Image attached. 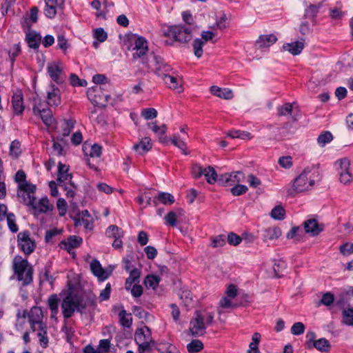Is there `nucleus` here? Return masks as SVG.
I'll use <instances>...</instances> for the list:
<instances>
[{
    "label": "nucleus",
    "mask_w": 353,
    "mask_h": 353,
    "mask_svg": "<svg viewBox=\"0 0 353 353\" xmlns=\"http://www.w3.org/2000/svg\"><path fill=\"white\" fill-rule=\"evenodd\" d=\"M14 181L18 183L17 196L22 199L27 195V200L30 202V195L34 193L36 186L26 181V174L22 170H18L15 174Z\"/></svg>",
    "instance_id": "0eeeda50"
},
{
    "label": "nucleus",
    "mask_w": 353,
    "mask_h": 353,
    "mask_svg": "<svg viewBox=\"0 0 353 353\" xmlns=\"http://www.w3.org/2000/svg\"><path fill=\"white\" fill-rule=\"evenodd\" d=\"M110 87V85L107 81L99 85L93 86L92 88H89V90H88V99L95 104H101L102 101L100 99H97V94L95 93L106 91L108 88Z\"/></svg>",
    "instance_id": "5701e85b"
},
{
    "label": "nucleus",
    "mask_w": 353,
    "mask_h": 353,
    "mask_svg": "<svg viewBox=\"0 0 353 353\" xmlns=\"http://www.w3.org/2000/svg\"><path fill=\"white\" fill-rule=\"evenodd\" d=\"M203 175L205 177L208 183L212 184L217 181V174L212 166L205 168Z\"/></svg>",
    "instance_id": "c9c22d12"
},
{
    "label": "nucleus",
    "mask_w": 353,
    "mask_h": 353,
    "mask_svg": "<svg viewBox=\"0 0 353 353\" xmlns=\"http://www.w3.org/2000/svg\"><path fill=\"white\" fill-rule=\"evenodd\" d=\"M294 103H286L283 105H279L276 108L278 116L291 115L293 112Z\"/></svg>",
    "instance_id": "e433bc0d"
},
{
    "label": "nucleus",
    "mask_w": 353,
    "mask_h": 353,
    "mask_svg": "<svg viewBox=\"0 0 353 353\" xmlns=\"http://www.w3.org/2000/svg\"><path fill=\"white\" fill-rule=\"evenodd\" d=\"M339 165L338 172L341 173H351L350 170V162L347 159H342L337 162Z\"/></svg>",
    "instance_id": "c03bdc74"
},
{
    "label": "nucleus",
    "mask_w": 353,
    "mask_h": 353,
    "mask_svg": "<svg viewBox=\"0 0 353 353\" xmlns=\"http://www.w3.org/2000/svg\"><path fill=\"white\" fill-rule=\"evenodd\" d=\"M69 167L59 162L58 164L57 182L61 186L70 184L73 185L72 183V174L69 172Z\"/></svg>",
    "instance_id": "dca6fc26"
},
{
    "label": "nucleus",
    "mask_w": 353,
    "mask_h": 353,
    "mask_svg": "<svg viewBox=\"0 0 353 353\" xmlns=\"http://www.w3.org/2000/svg\"><path fill=\"white\" fill-rule=\"evenodd\" d=\"M12 106L15 115H21L24 111L23 97L21 91L14 92L12 97Z\"/></svg>",
    "instance_id": "412c9836"
},
{
    "label": "nucleus",
    "mask_w": 353,
    "mask_h": 353,
    "mask_svg": "<svg viewBox=\"0 0 353 353\" xmlns=\"http://www.w3.org/2000/svg\"><path fill=\"white\" fill-rule=\"evenodd\" d=\"M191 23H178L170 26L163 30V35L179 43H187L192 38Z\"/></svg>",
    "instance_id": "20e7f679"
},
{
    "label": "nucleus",
    "mask_w": 353,
    "mask_h": 353,
    "mask_svg": "<svg viewBox=\"0 0 353 353\" xmlns=\"http://www.w3.org/2000/svg\"><path fill=\"white\" fill-rule=\"evenodd\" d=\"M192 48L194 51V54L197 58H201L203 55V46L201 44L200 39H195L192 42Z\"/></svg>",
    "instance_id": "3c124183"
},
{
    "label": "nucleus",
    "mask_w": 353,
    "mask_h": 353,
    "mask_svg": "<svg viewBox=\"0 0 353 353\" xmlns=\"http://www.w3.org/2000/svg\"><path fill=\"white\" fill-rule=\"evenodd\" d=\"M176 217L177 214L174 211H170L168 213V214L164 217L165 221V224L167 225H170L172 227H174L176 225Z\"/></svg>",
    "instance_id": "864d4df0"
},
{
    "label": "nucleus",
    "mask_w": 353,
    "mask_h": 353,
    "mask_svg": "<svg viewBox=\"0 0 353 353\" xmlns=\"http://www.w3.org/2000/svg\"><path fill=\"white\" fill-rule=\"evenodd\" d=\"M65 0H46L45 14L49 19H52L57 13V9H62Z\"/></svg>",
    "instance_id": "aec40b11"
},
{
    "label": "nucleus",
    "mask_w": 353,
    "mask_h": 353,
    "mask_svg": "<svg viewBox=\"0 0 353 353\" xmlns=\"http://www.w3.org/2000/svg\"><path fill=\"white\" fill-rule=\"evenodd\" d=\"M28 323L33 332L37 331L40 345L46 347L48 344L47 336V325L43 321V314L39 307H33L28 312Z\"/></svg>",
    "instance_id": "f257e3e1"
},
{
    "label": "nucleus",
    "mask_w": 353,
    "mask_h": 353,
    "mask_svg": "<svg viewBox=\"0 0 353 353\" xmlns=\"http://www.w3.org/2000/svg\"><path fill=\"white\" fill-rule=\"evenodd\" d=\"M48 74L50 77L56 83H61L65 79L63 68L61 63H48L47 66Z\"/></svg>",
    "instance_id": "f8f14e48"
},
{
    "label": "nucleus",
    "mask_w": 353,
    "mask_h": 353,
    "mask_svg": "<svg viewBox=\"0 0 353 353\" xmlns=\"http://www.w3.org/2000/svg\"><path fill=\"white\" fill-rule=\"evenodd\" d=\"M340 252L345 256L353 254V243H344L340 246Z\"/></svg>",
    "instance_id": "69168bd1"
},
{
    "label": "nucleus",
    "mask_w": 353,
    "mask_h": 353,
    "mask_svg": "<svg viewBox=\"0 0 353 353\" xmlns=\"http://www.w3.org/2000/svg\"><path fill=\"white\" fill-rule=\"evenodd\" d=\"M248 188L247 186H245L244 185H240V184H236L233 188H232L230 190L231 193L234 196L242 195V194L246 193L248 192Z\"/></svg>",
    "instance_id": "5fc2aeb1"
},
{
    "label": "nucleus",
    "mask_w": 353,
    "mask_h": 353,
    "mask_svg": "<svg viewBox=\"0 0 353 353\" xmlns=\"http://www.w3.org/2000/svg\"><path fill=\"white\" fill-rule=\"evenodd\" d=\"M26 40L30 48L37 49L41 43V36L37 32L29 30L26 32Z\"/></svg>",
    "instance_id": "bb28decb"
},
{
    "label": "nucleus",
    "mask_w": 353,
    "mask_h": 353,
    "mask_svg": "<svg viewBox=\"0 0 353 353\" xmlns=\"http://www.w3.org/2000/svg\"><path fill=\"white\" fill-rule=\"evenodd\" d=\"M210 92L219 98L229 100L233 98V93L231 90L222 89L218 86L213 85L210 88Z\"/></svg>",
    "instance_id": "c756f323"
},
{
    "label": "nucleus",
    "mask_w": 353,
    "mask_h": 353,
    "mask_svg": "<svg viewBox=\"0 0 353 353\" xmlns=\"http://www.w3.org/2000/svg\"><path fill=\"white\" fill-rule=\"evenodd\" d=\"M83 225L85 229L91 230L92 228V218L91 216L86 217L74 218V225L78 227Z\"/></svg>",
    "instance_id": "f704fd0d"
},
{
    "label": "nucleus",
    "mask_w": 353,
    "mask_h": 353,
    "mask_svg": "<svg viewBox=\"0 0 353 353\" xmlns=\"http://www.w3.org/2000/svg\"><path fill=\"white\" fill-rule=\"evenodd\" d=\"M18 247L25 254H32L36 248V242L30 236L28 231H23L17 234Z\"/></svg>",
    "instance_id": "1a4fd4ad"
},
{
    "label": "nucleus",
    "mask_w": 353,
    "mask_h": 353,
    "mask_svg": "<svg viewBox=\"0 0 353 353\" xmlns=\"http://www.w3.org/2000/svg\"><path fill=\"white\" fill-rule=\"evenodd\" d=\"M46 102L51 107H57L61 103V91L54 84H50L47 90Z\"/></svg>",
    "instance_id": "2eb2a0df"
},
{
    "label": "nucleus",
    "mask_w": 353,
    "mask_h": 353,
    "mask_svg": "<svg viewBox=\"0 0 353 353\" xmlns=\"http://www.w3.org/2000/svg\"><path fill=\"white\" fill-rule=\"evenodd\" d=\"M7 224L12 232H17L19 230L18 225L16 223V217L13 213H8L7 214Z\"/></svg>",
    "instance_id": "de8ad7c7"
},
{
    "label": "nucleus",
    "mask_w": 353,
    "mask_h": 353,
    "mask_svg": "<svg viewBox=\"0 0 353 353\" xmlns=\"http://www.w3.org/2000/svg\"><path fill=\"white\" fill-rule=\"evenodd\" d=\"M94 37L100 42H103L107 39L108 35L107 33L104 31L103 28H97L94 30Z\"/></svg>",
    "instance_id": "338daca9"
},
{
    "label": "nucleus",
    "mask_w": 353,
    "mask_h": 353,
    "mask_svg": "<svg viewBox=\"0 0 353 353\" xmlns=\"http://www.w3.org/2000/svg\"><path fill=\"white\" fill-rule=\"evenodd\" d=\"M110 348V342L108 339H102L99 341L97 346L98 353H109Z\"/></svg>",
    "instance_id": "603ef678"
},
{
    "label": "nucleus",
    "mask_w": 353,
    "mask_h": 353,
    "mask_svg": "<svg viewBox=\"0 0 353 353\" xmlns=\"http://www.w3.org/2000/svg\"><path fill=\"white\" fill-rule=\"evenodd\" d=\"M230 174H231L230 185H233L239 182H242L245 179V176L241 172H235Z\"/></svg>",
    "instance_id": "6e6d98bb"
},
{
    "label": "nucleus",
    "mask_w": 353,
    "mask_h": 353,
    "mask_svg": "<svg viewBox=\"0 0 353 353\" xmlns=\"http://www.w3.org/2000/svg\"><path fill=\"white\" fill-rule=\"evenodd\" d=\"M160 281L159 276L154 274H149L145 277L144 282L147 288H151L154 290L158 287Z\"/></svg>",
    "instance_id": "58836bf2"
},
{
    "label": "nucleus",
    "mask_w": 353,
    "mask_h": 353,
    "mask_svg": "<svg viewBox=\"0 0 353 353\" xmlns=\"http://www.w3.org/2000/svg\"><path fill=\"white\" fill-rule=\"evenodd\" d=\"M332 139V134L329 131H325L319 136L317 142L319 145L323 147L325 145V144L330 143Z\"/></svg>",
    "instance_id": "a18cd8bd"
},
{
    "label": "nucleus",
    "mask_w": 353,
    "mask_h": 353,
    "mask_svg": "<svg viewBox=\"0 0 353 353\" xmlns=\"http://www.w3.org/2000/svg\"><path fill=\"white\" fill-rule=\"evenodd\" d=\"M281 235V230L278 227L268 228L261 231L262 239L265 242L276 239Z\"/></svg>",
    "instance_id": "a878e982"
},
{
    "label": "nucleus",
    "mask_w": 353,
    "mask_h": 353,
    "mask_svg": "<svg viewBox=\"0 0 353 353\" xmlns=\"http://www.w3.org/2000/svg\"><path fill=\"white\" fill-rule=\"evenodd\" d=\"M21 52V48L19 44H14L12 46L8 52L9 57L12 62H13L17 57L19 55Z\"/></svg>",
    "instance_id": "680f3d73"
},
{
    "label": "nucleus",
    "mask_w": 353,
    "mask_h": 353,
    "mask_svg": "<svg viewBox=\"0 0 353 353\" xmlns=\"http://www.w3.org/2000/svg\"><path fill=\"white\" fill-rule=\"evenodd\" d=\"M305 326L303 323H295L291 327V332L294 335H301L304 333Z\"/></svg>",
    "instance_id": "bf43d9fd"
},
{
    "label": "nucleus",
    "mask_w": 353,
    "mask_h": 353,
    "mask_svg": "<svg viewBox=\"0 0 353 353\" xmlns=\"http://www.w3.org/2000/svg\"><path fill=\"white\" fill-rule=\"evenodd\" d=\"M205 168H203L200 164L194 163L192 167V175L194 179L200 178L203 176Z\"/></svg>",
    "instance_id": "4d7b16f0"
},
{
    "label": "nucleus",
    "mask_w": 353,
    "mask_h": 353,
    "mask_svg": "<svg viewBox=\"0 0 353 353\" xmlns=\"http://www.w3.org/2000/svg\"><path fill=\"white\" fill-rule=\"evenodd\" d=\"M155 199L158 200L163 205H172L174 203L175 199L173 195L168 192H160L155 196Z\"/></svg>",
    "instance_id": "72a5a7b5"
},
{
    "label": "nucleus",
    "mask_w": 353,
    "mask_h": 353,
    "mask_svg": "<svg viewBox=\"0 0 353 353\" xmlns=\"http://www.w3.org/2000/svg\"><path fill=\"white\" fill-rule=\"evenodd\" d=\"M138 351L139 353L150 352L152 351V346L154 344V341H147L142 342L141 339H138Z\"/></svg>",
    "instance_id": "a19ab883"
},
{
    "label": "nucleus",
    "mask_w": 353,
    "mask_h": 353,
    "mask_svg": "<svg viewBox=\"0 0 353 353\" xmlns=\"http://www.w3.org/2000/svg\"><path fill=\"white\" fill-rule=\"evenodd\" d=\"M159 76L161 77L164 83L171 89L176 90L180 92L182 90L181 83L182 80L179 77L173 75V73H163L161 72V68L159 69Z\"/></svg>",
    "instance_id": "4468645a"
},
{
    "label": "nucleus",
    "mask_w": 353,
    "mask_h": 353,
    "mask_svg": "<svg viewBox=\"0 0 353 353\" xmlns=\"http://www.w3.org/2000/svg\"><path fill=\"white\" fill-rule=\"evenodd\" d=\"M74 121L72 119L63 120L61 123L60 128L57 129V139L58 141L66 143L65 138L68 137L74 127Z\"/></svg>",
    "instance_id": "f3484780"
},
{
    "label": "nucleus",
    "mask_w": 353,
    "mask_h": 353,
    "mask_svg": "<svg viewBox=\"0 0 353 353\" xmlns=\"http://www.w3.org/2000/svg\"><path fill=\"white\" fill-rule=\"evenodd\" d=\"M315 170L310 168L305 169L294 180L289 194L301 192L309 190L314 183Z\"/></svg>",
    "instance_id": "39448f33"
},
{
    "label": "nucleus",
    "mask_w": 353,
    "mask_h": 353,
    "mask_svg": "<svg viewBox=\"0 0 353 353\" xmlns=\"http://www.w3.org/2000/svg\"><path fill=\"white\" fill-rule=\"evenodd\" d=\"M303 228L307 234L316 236L323 230V225L319 224L315 219H309L303 223Z\"/></svg>",
    "instance_id": "6ab92c4d"
},
{
    "label": "nucleus",
    "mask_w": 353,
    "mask_h": 353,
    "mask_svg": "<svg viewBox=\"0 0 353 353\" xmlns=\"http://www.w3.org/2000/svg\"><path fill=\"white\" fill-rule=\"evenodd\" d=\"M132 61H139L148 66L145 61V57L148 52V41L143 37H137L134 41V46L133 47Z\"/></svg>",
    "instance_id": "6e6552de"
},
{
    "label": "nucleus",
    "mask_w": 353,
    "mask_h": 353,
    "mask_svg": "<svg viewBox=\"0 0 353 353\" xmlns=\"http://www.w3.org/2000/svg\"><path fill=\"white\" fill-rule=\"evenodd\" d=\"M305 47V41L301 39L299 41L286 43L282 46L283 51H287L291 54L296 56L301 53Z\"/></svg>",
    "instance_id": "4be33fe9"
},
{
    "label": "nucleus",
    "mask_w": 353,
    "mask_h": 353,
    "mask_svg": "<svg viewBox=\"0 0 353 353\" xmlns=\"http://www.w3.org/2000/svg\"><path fill=\"white\" fill-rule=\"evenodd\" d=\"M61 232V230H58L57 228H54V229H51V230H49L48 231H46V235H45V240L46 242H50V241L52 240V239L60 234Z\"/></svg>",
    "instance_id": "774afa93"
},
{
    "label": "nucleus",
    "mask_w": 353,
    "mask_h": 353,
    "mask_svg": "<svg viewBox=\"0 0 353 353\" xmlns=\"http://www.w3.org/2000/svg\"><path fill=\"white\" fill-rule=\"evenodd\" d=\"M342 323L346 325H353V306L344 309L342 312Z\"/></svg>",
    "instance_id": "473e14b6"
},
{
    "label": "nucleus",
    "mask_w": 353,
    "mask_h": 353,
    "mask_svg": "<svg viewBox=\"0 0 353 353\" xmlns=\"http://www.w3.org/2000/svg\"><path fill=\"white\" fill-rule=\"evenodd\" d=\"M59 299L57 294H52L48 297V305L50 310V318L57 319L59 312Z\"/></svg>",
    "instance_id": "7c9ffc66"
},
{
    "label": "nucleus",
    "mask_w": 353,
    "mask_h": 353,
    "mask_svg": "<svg viewBox=\"0 0 353 353\" xmlns=\"http://www.w3.org/2000/svg\"><path fill=\"white\" fill-rule=\"evenodd\" d=\"M157 111L153 108H145L141 110V115L145 120L153 119L157 117Z\"/></svg>",
    "instance_id": "8fccbe9b"
},
{
    "label": "nucleus",
    "mask_w": 353,
    "mask_h": 353,
    "mask_svg": "<svg viewBox=\"0 0 353 353\" xmlns=\"http://www.w3.org/2000/svg\"><path fill=\"white\" fill-rule=\"evenodd\" d=\"M53 141V151L56 153V154L60 156L62 154L63 152V145L66 143H64V142H61V141H58V139L56 138H52Z\"/></svg>",
    "instance_id": "13d9d810"
},
{
    "label": "nucleus",
    "mask_w": 353,
    "mask_h": 353,
    "mask_svg": "<svg viewBox=\"0 0 353 353\" xmlns=\"http://www.w3.org/2000/svg\"><path fill=\"white\" fill-rule=\"evenodd\" d=\"M30 197H32L33 199L32 201V198H30V201L29 202V200H27V195H26L25 198H22L23 201L26 205L32 206L36 212L39 213H46L52 210L53 206L50 203L47 197L41 199L38 202H36L34 193L31 194Z\"/></svg>",
    "instance_id": "9d476101"
},
{
    "label": "nucleus",
    "mask_w": 353,
    "mask_h": 353,
    "mask_svg": "<svg viewBox=\"0 0 353 353\" xmlns=\"http://www.w3.org/2000/svg\"><path fill=\"white\" fill-rule=\"evenodd\" d=\"M105 234L108 237L115 239L117 237H122L123 231L117 225H111L107 228Z\"/></svg>",
    "instance_id": "ea45409f"
},
{
    "label": "nucleus",
    "mask_w": 353,
    "mask_h": 353,
    "mask_svg": "<svg viewBox=\"0 0 353 353\" xmlns=\"http://www.w3.org/2000/svg\"><path fill=\"white\" fill-rule=\"evenodd\" d=\"M242 241V239L240 236L233 233L230 232L228 235V242L229 244L232 245H237L241 243Z\"/></svg>",
    "instance_id": "0e129e2a"
},
{
    "label": "nucleus",
    "mask_w": 353,
    "mask_h": 353,
    "mask_svg": "<svg viewBox=\"0 0 353 353\" xmlns=\"http://www.w3.org/2000/svg\"><path fill=\"white\" fill-rule=\"evenodd\" d=\"M141 339L142 342L152 341V334L148 327L144 326L143 327L137 329L134 334V340L136 343H138V339Z\"/></svg>",
    "instance_id": "c85d7f7f"
},
{
    "label": "nucleus",
    "mask_w": 353,
    "mask_h": 353,
    "mask_svg": "<svg viewBox=\"0 0 353 353\" xmlns=\"http://www.w3.org/2000/svg\"><path fill=\"white\" fill-rule=\"evenodd\" d=\"M92 273L100 282L108 279L112 274V271L105 270L97 259H93L90 264Z\"/></svg>",
    "instance_id": "ddd939ff"
},
{
    "label": "nucleus",
    "mask_w": 353,
    "mask_h": 353,
    "mask_svg": "<svg viewBox=\"0 0 353 353\" xmlns=\"http://www.w3.org/2000/svg\"><path fill=\"white\" fill-rule=\"evenodd\" d=\"M111 292V285L110 283H107L105 289L101 290L99 294V299L101 301H107L110 298Z\"/></svg>",
    "instance_id": "e2e57ef3"
},
{
    "label": "nucleus",
    "mask_w": 353,
    "mask_h": 353,
    "mask_svg": "<svg viewBox=\"0 0 353 353\" xmlns=\"http://www.w3.org/2000/svg\"><path fill=\"white\" fill-rule=\"evenodd\" d=\"M203 348V343L199 340H192L187 345V349L190 353H195L201 351Z\"/></svg>",
    "instance_id": "37998d69"
},
{
    "label": "nucleus",
    "mask_w": 353,
    "mask_h": 353,
    "mask_svg": "<svg viewBox=\"0 0 353 353\" xmlns=\"http://www.w3.org/2000/svg\"><path fill=\"white\" fill-rule=\"evenodd\" d=\"M271 216L276 220H283L285 219V210L283 207L278 205L274 207L271 211Z\"/></svg>",
    "instance_id": "09e8293b"
},
{
    "label": "nucleus",
    "mask_w": 353,
    "mask_h": 353,
    "mask_svg": "<svg viewBox=\"0 0 353 353\" xmlns=\"http://www.w3.org/2000/svg\"><path fill=\"white\" fill-rule=\"evenodd\" d=\"M307 337H310V340L312 341L313 346L319 351L326 352H328L330 347V342L325 338H321L318 340H314V332H308Z\"/></svg>",
    "instance_id": "b1692460"
},
{
    "label": "nucleus",
    "mask_w": 353,
    "mask_h": 353,
    "mask_svg": "<svg viewBox=\"0 0 353 353\" xmlns=\"http://www.w3.org/2000/svg\"><path fill=\"white\" fill-rule=\"evenodd\" d=\"M214 319V314L206 310H197L190 322L189 330L192 336H199L205 333L207 327Z\"/></svg>",
    "instance_id": "f03ea898"
},
{
    "label": "nucleus",
    "mask_w": 353,
    "mask_h": 353,
    "mask_svg": "<svg viewBox=\"0 0 353 353\" xmlns=\"http://www.w3.org/2000/svg\"><path fill=\"white\" fill-rule=\"evenodd\" d=\"M20 147L19 141L17 140L12 141L10 145V154L14 158H18L21 152Z\"/></svg>",
    "instance_id": "49530a36"
},
{
    "label": "nucleus",
    "mask_w": 353,
    "mask_h": 353,
    "mask_svg": "<svg viewBox=\"0 0 353 353\" xmlns=\"http://www.w3.org/2000/svg\"><path fill=\"white\" fill-rule=\"evenodd\" d=\"M140 277V272L138 269L134 268L130 272L129 277L125 281V288L126 290H129L130 286L136 282H139V279Z\"/></svg>",
    "instance_id": "4c0bfd02"
},
{
    "label": "nucleus",
    "mask_w": 353,
    "mask_h": 353,
    "mask_svg": "<svg viewBox=\"0 0 353 353\" xmlns=\"http://www.w3.org/2000/svg\"><path fill=\"white\" fill-rule=\"evenodd\" d=\"M82 238L72 235L70 236L66 240L60 243L59 246L62 250H66L68 253L74 254L72 250L81 245L82 243Z\"/></svg>",
    "instance_id": "a211bd4d"
},
{
    "label": "nucleus",
    "mask_w": 353,
    "mask_h": 353,
    "mask_svg": "<svg viewBox=\"0 0 353 353\" xmlns=\"http://www.w3.org/2000/svg\"><path fill=\"white\" fill-rule=\"evenodd\" d=\"M278 163L282 168L288 169L292 165V159L290 156L282 157L279 158Z\"/></svg>",
    "instance_id": "052dcab7"
},
{
    "label": "nucleus",
    "mask_w": 353,
    "mask_h": 353,
    "mask_svg": "<svg viewBox=\"0 0 353 353\" xmlns=\"http://www.w3.org/2000/svg\"><path fill=\"white\" fill-rule=\"evenodd\" d=\"M86 306V303L82 296L72 294H68L63 299L61 305L65 319L72 317L75 312L82 313Z\"/></svg>",
    "instance_id": "7ed1b4c3"
},
{
    "label": "nucleus",
    "mask_w": 353,
    "mask_h": 353,
    "mask_svg": "<svg viewBox=\"0 0 353 353\" xmlns=\"http://www.w3.org/2000/svg\"><path fill=\"white\" fill-rule=\"evenodd\" d=\"M329 15L333 20L340 21L343 20L347 15V12L343 10V3L341 1H338L336 7L331 8L329 10Z\"/></svg>",
    "instance_id": "cd10ccee"
},
{
    "label": "nucleus",
    "mask_w": 353,
    "mask_h": 353,
    "mask_svg": "<svg viewBox=\"0 0 353 353\" xmlns=\"http://www.w3.org/2000/svg\"><path fill=\"white\" fill-rule=\"evenodd\" d=\"M41 103H34L32 111L34 115H39L45 125L48 127H53L55 119L52 110L50 108H41Z\"/></svg>",
    "instance_id": "9b49d317"
},
{
    "label": "nucleus",
    "mask_w": 353,
    "mask_h": 353,
    "mask_svg": "<svg viewBox=\"0 0 353 353\" xmlns=\"http://www.w3.org/2000/svg\"><path fill=\"white\" fill-rule=\"evenodd\" d=\"M181 299L185 307H190L193 305L194 301L192 299V294L190 290H183L181 294Z\"/></svg>",
    "instance_id": "79ce46f5"
},
{
    "label": "nucleus",
    "mask_w": 353,
    "mask_h": 353,
    "mask_svg": "<svg viewBox=\"0 0 353 353\" xmlns=\"http://www.w3.org/2000/svg\"><path fill=\"white\" fill-rule=\"evenodd\" d=\"M277 41L276 37L273 34L261 35L256 43L260 48L269 47Z\"/></svg>",
    "instance_id": "2f4dec72"
},
{
    "label": "nucleus",
    "mask_w": 353,
    "mask_h": 353,
    "mask_svg": "<svg viewBox=\"0 0 353 353\" xmlns=\"http://www.w3.org/2000/svg\"><path fill=\"white\" fill-rule=\"evenodd\" d=\"M13 269L18 280L22 281L23 285H26L32 282V270L27 259L21 256H15L13 259Z\"/></svg>",
    "instance_id": "423d86ee"
},
{
    "label": "nucleus",
    "mask_w": 353,
    "mask_h": 353,
    "mask_svg": "<svg viewBox=\"0 0 353 353\" xmlns=\"http://www.w3.org/2000/svg\"><path fill=\"white\" fill-rule=\"evenodd\" d=\"M152 143L150 137L142 138L137 143L134 144L133 149L139 154L147 153L152 149Z\"/></svg>",
    "instance_id": "393cba45"
}]
</instances>
